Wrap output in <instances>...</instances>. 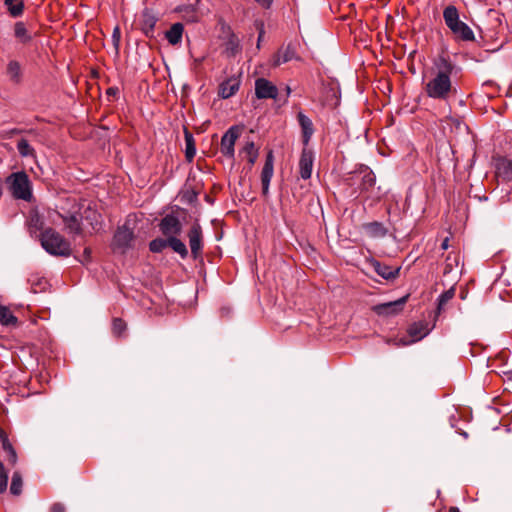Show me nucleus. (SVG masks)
<instances>
[{
    "mask_svg": "<svg viewBox=\"0 0 512 512\" xmlns=\"http://www.w3.org/2000/svg\"><path fill=\"white\" fill-rule=\"evenodd\" d=\"M183 31L184 27L181 23L173 24L165 34L167 41L171 45L179 44L182 40Z\"/></svg>",
    "mask_w": 512,
    "mask_h": 512,
    "instance_id": "nucleus-21",
    "label": "nucleus"
},
{
    "mask_svg": "<svg viewBox=\"0 0 512 512\" xmlns=\"http://www.w3.org/2000/svg\"><path fill=\"white\" fill-rule=\"evenodd\" d=\"M455 65L445 57L435 60L429 75L426 78L424 91L432 99L447 101L456 93L451 76Z\"/></svg>",
    "mask_w": 512,
    "mask_h": 512,
    "instance_id": "nucleus-1",
    "label": "nucleus"
},
{
    "mask_svg": "<svg viewBox=\"0 0 512 512\" xmlns=\"http://www.w3.org/2000/svg\"><path fill=\"white\" fill-rule=\"evenodd\" d=\"M374 267L377 274L387 280L396 278L400 270L399 268L381 265L378 262L374 265Z\"/></svg>",
    "mask_w": 512,
    "mask_h": 512,
    "instance_id": "nucleus-25",
    "label": "nucleus"
},
{
    "mask_svg": "<svg viewBox=\"0 0 512 512\" xmlns=\"http://www.w3.org/2000/svg\"><path fill=\"white\" fill-rule=\"evenodd\" d=\"M240 132H241V129L238 126H232L222 136L220 150L224 156H226L228 158L234 157V153H235L234 146H235L236 140L240 136Z\"/></svg>",
    "mask_w": 512,
    "mask_h": 512,
    "instance_id": "nucleus-6",
    "label": "nucleus"
},
{
    "mask_svg": "<svg viewBox=\"0 0 512 512\" xmlns=\"http://www.w3.org/2000/svg\"><path fill=\"white\" fill-rule=\"evenodd\" d=\"M444 123L446 125H449L452 127V125L455 126L456 129H459L462 125L461 121L459 119H456V118H452V117H449L447 119L444 120Z\"/></svg>",
    "mask_w": 512,
    "mask_h": 512,
    "instance_id": "nucleus-38",
    "label": "nucleus"
},
{
    "mask_svg": "<svg viewBox=\"0 0 512 512\" xmlns=\"http://www.w3.org/2000/svg\"><path fill=\"white\" fill-rule=\"evenodd\" d=\"M273 155L272 152H269L266 157V161L264 164V167L262 169L261 173V183H262V190L264 194L268 193L269 190V184L271 181V178L273 176Z\"/></svg>",
    "mask_w": 512,
    "mask_h": 512,
    "instance_id": "nucleus-13",
    "label": "nucleus"
},
{
    "mask_svg": "<svg viewBox=\"0 0 512 512\" xmlns=\"http://www.w3.org/2000/svg\"><path fill=\"white\" fill-rule=\"evenodd\" d=\"M314 156L312 151L303 149L299 160V172L303 179H309L312 175Z\"/></svg>",
    "mask_w": 512,
    "mask_h": 512,
    "instance_id": "nucleus-12",
    "label": "nucleus"
},
{
    "mask_svg": "<svg viewBox=\"0 0 512 512\" xmlns=\"http://www.w3.org/2000/svg\"><path fill=\"white\" fill-rule=\"evenodd\" d=\"M240 153L244 154L250 165H253L258 157V149L255 147L254 142H247Z\"/></svg>",
    "mask_w": 512,
    "mask_h": 512,
    "instance_id": "nucleus-26",
    "label": "nucleus"
},
{
    "mask_svg": "<svg viewBox=\"0 0 512 512\" xmlns=\"http://www.w3.org/2000/svg\"><path fill=\"white\" fill-rule=\"evenodd\" d=\"M376 179L372 171L366 170L362 177V185L364 189H369L375 185Z\"/></svg>",
    "mask_w": 512,
    "mask_h": 512,
    "instance_id": "nucleus-35",
    "label": "nucleus"
},
{
    "mask_svg": "<svg viewBox=\"0 0 512 512\" xmlns=\"http://www.w3.org/2000/svg\"><path fill=\"white\" fill-rule=\"evenodd\" d=\"M119 37H120V31H119V28H118V27H116V28L114 29V32H113V39H114L115 41H118V40H119Z\"/></svg>",
    "mask_w": 512,
    "mask_h": 512,
    "instance_id": "nucleus-43",
    "label": "nucleus"
},
{
    "mask_svg": "<svg viewBox=\"0 0 512 512\" xmlns=\"http://www.w3.org/2000/svg\"><path fill=\"white\" fill-rule=\"evenodd\" d=\"M454 294H455V291L453 288L443 292L439 298H438V307H437V310H438V313L441 312V310L443 309L444 305L446 303H448L453 297H454Z\"/></svg>",
    "mask_w": 512,
    "mask_h": 512,
    "instance_id": "nucleus-34",
    "label": "nucleus"
},
{
    "mask_svg": "<svg viewBox=\"0 0 512 512\" xmlns=\"http://www.w3.org/2000/svg\"><path fill=\"white\" fill-rule=\"evenodd\" d=\"M298 121L302 130L303 143L307 145L314 133L313 123L311 119L302 112L298 114Z\"/></svg>",
    "mask_w": 512,
    "mask_h": 512,
    "instance_id": "nucleus-16",
    "label": "nucleus"
},
{
    "mask_svg": "<svg viewBox=\"0 0 512 512\" xmlns=\"http://www.w3.org/2000/svg\"><path fill=\"white\" fill-rule=\"evenodd\" d=\"M429 333L427 326L423 323H414L408 329V335L411 339L400 338L394 341L396 346H407L424 338Z\"/></svg>",
    "mask_w": 512,
    "mask_h": 512,
    "instance_id": "nucleus-9",
    "label": "nucleus"
},
{
    "mask_svg": "<svg viewBox=\"0 0 512 512\" xmlns=\"http://www.w3.org/2000/svg\"><path fill=\"white\" fill-rule=\"evenodd\" d=\"M134 240V231L130 227L129 221L119 227L114 234L112 248L114 251L124 253L126 250L132 247Z\"/></svg>",
    "mask_w": 512,
    "mask_h": 512,
    "instance_id": "nucleus-5",
    "label": "nucleus"
},
{
    "mask_svg": "<svg viewBox=\"0 0 512 512\" xmlns=\"http://www.w3.org/2000/svg\"><path fill=\"white\" fill-rule=\"evenodd\" d=\"M443 19L456 39L461 41L475 40L473 30L465 22L460 20L459 11L454 5H448L444 8Z\"/></svg>",
    "mask_w": 512,
    "mask_h": 512,
    "instance_id": "nucleus-2",
    "label": "nucleus"
},
{
    "mask_svg": "<svg viewBox=\"0 0 512 512\" xmlns=\"http://www.w3.org/2000/svg\"><path fill=\"white\" fill-rule=\"evenodd\" d=\"M9 190L15 199L24 201H31L33 198L32 183L29 176L23 172H15L9 175L6 179Z\"/></svg>",
    "mask_w": 512,
    "mask_h": 512,
    "instance_id": "nucleus-4",
    "label": "nucleus"
},
{
    "mask_svg": "<svg viewBox=\"0 0 512 512\" xmlns=\"http://www.w3.org/2000/svg\"><path fill=\"white\" fill-rule=\"evenodd\" d=\"M199 0H193L189 5L187 6H180L177 8V11L182 13V17L190 22H195L198 20V13H197V5L199 4Z\"/></svg>",
    "mask_w": 512,
    "mask_h": 512,
    "instance_id": "nucleus-19",
    "label": "nucleus"
},
{
    "mask_svg": "<svg viewBox=\"0 0 512 512\" xmlns=\"http://www.w3.org/2000/svg\"><path fill=\"white\" fill-rule=\"evenodd\" d=\"M448 247H449V239H448V238H445V239L443 240L442 244H441V248H442L443 250H446V249H448Z\"/></svg>",
    "mask_w": 512,
    "mask_h": 512,
    "instance_id": "nucleus-44",
    "label": "nucleus"
},
{
    "mask_svg": "<svg viewBox=\"0 0 512 512\" xmlns=\"http://www.w3.org/2000/svg\"><path fill=\"white\" fill-rule=\"evenodd\" d=\"M192 256L196 259L202 254L203 232L199 223L195 222L187 233Z\"/></svg>",
    "mask_w": 512,
    "mask_h": 512,
    "instance_id": "nucleus-7",
    "label": "nucleus"
},
{
    "mask_svg": "<svg viewBox=\"0 0 512 512\" xmlns=\"http://www.w3.org/2000/svg\"><path fill=\"white\" fill-rule=\"evenodd\" d=\"M448 512H460L457 507H451Z\"/></svg>",
    "mask_w": 512,
    "mask_h": 512,
    "instance_id": "nucleus-45",
    "label": "nucleus"
},
{
    "mask_svg": "<svg viewBox=\"0 0 512 512\" xmlns=\"http://www.w3.org/2000/svg\"><path fill=\"white\" fill-rule=\"evenodd\" d=\"M83 261L89 262L91 258V249L86 247L83 252Z\"/></svg>",
    "mask_w": 512,
    "mask_h": 512,
    "instance_id": "nucleus-41",
    "label": "nucleus"
},
{
    "mask_svg": "<svg viewBox=\"0 0 512 512\" xmlns=\"http://www.w3.org/2000/svg\"><path fill=\"white\" fill-rule=\"evenodd\" d=\"M108 93L113 94V88H109Z\"/></svg>",
    "mask_w": 512,
    "mask_h": 512,
    "instance_id": "nucleus-46",
    "label": "nucleus"
},
{
    "mask_svg": "<svg viewBox=\"0 0 512 512\" xmlns=\"http://www.w3.org/2000/svg\"><path fill=\"white\" fill-rule=\"evenodd\" d=\"M295 57V51L291 46H287L281 50L275 55L273 60L274 66H279L281 64H284L290 60H292Z\"/></svg>",
    "mask_w": 512,
    "mask_h": 512,
    "instance_id": "nucleus-22",
    "label": "nucleus"
},
{
    "mask_svg": "<svg viewBox=\"0 0 512 512\" xmlns=\"http://www.w3.org/2000/svg\"><path fill=\"white\" fill-rule=\"evenodd\" d=\"M40 241L42 247L51 255L69 256L71 254L70 243L52 228L42 232Z\"/></svg>",
    "mask_w": 512,
    "mask_h": 512,
    "instance_id": "nucleus-3",
    "label": "nucleus"
},
{
    "mask_svg": "<svg viewBox=\"0 0 512 512\" xmlns=\"http://www.w3.org/2000/svg\"><path fill=\"white\" fill-rule=\"evenodd\" d=\"M23 480L20 472L15 471L12 475L10 492L13 495H20L22 492Z\"/></svg>",
    "mask_w": 512,
    "mask_h": 512,
    "instance_id": "nucleus-30",
    "label": "nucleus"
},
{
    "mask_svg": "<svg viewBox=\"0 0 512 512\" xmlns=\"http://www.w3.org/2000/svg\"><path fill=\"white\" fill-rule=\"evenodd\" d=\"M14 37L21 44H28L32 41L33 37L31 32L28 30L26 24L22 21H18L14 24Z\"/></svg>",
    "mask_w": 512,
    "mask_h": 512,
    "instance_id": "nucleus-17",
    "label": "nucleus"
},
{
    "mask_svg": "<svg viewBox=\"0 0 512 512\" xmlns=\"http://www.w3.org/2000/svg\"><path fill=\"white\" fill-rule=\"evenodd\" d=\"M363 229L365 233L372 238H382L387 234V228L377 221L363 224Z\"/></svg>",
    "mask_w": 512,
    "mask_h": 512,
    "instance_id": "nucleus-18",
    "label": "nucleus"
},
{
    "mask_svg": "<svg viewBox=\"0 0 512 512\" xmlns=\"http://www.w3.org/2000/svg\"><path fill=\"white\" fill-rule=\"evenodd\" d=\"M239 87V79L231 77L220 84L218 94L221 98L227 99L233 96L239 90Z\"/></svg>",
    "mask_w": 512,
    "mask_h": 512,
    "instance_id": "nucleus-14",
    "label": "nucleus"
},
{
    "mask_svg": "<svg viewBox=\"0 0 512 512\" xmlns=\"http://www.w3.org/2000/svg\"><path fill=\"white\" fill-rule=\"evenodd\" d=\"M261 7L270 8L273 3V0H255Z\"/></svg>",
    "mask_w": 512,
    "mask_h": 512,
    "instance_id": "nucleus-40",
    "label": "nucleus"
},
{
    "mask_svg": "<svg viewBox=\"0 0 512 512\" xmlns=\"http://www.w3.org/2000/svg\"><path fill=\"white\" fill-rule=\"evenodd\" d=\"M51 512H65V507L60 503H55L51 506Z\"/></svg>",
    "mask_w": 512,
    "mask_h": 512,
    "instance_id": "nucleus-39",
    "label": "nucleus"
},
{
    "mask_svg": "<svg viewBox=\"0 0 512 512\" xmlns=\"http://www.w3.org/2000/svg\"><path fill=\"white\" fill-rule=\"evenodd\" d=\"M159 228L162 234L166 236V238L179 236L182 231L181 222L176 216L172 214H168L161 219Z\"/></svg>",
    "mask_w": 512,
    "mask_h": 512,
    "instance_id": "nucleus-10",
    "label": "nucleus"
},
{
    "mask_svg": "<svg viewBox=\"0 0 512 512\" xmlns=\"http://www.w3.org/2000/svg\"><path fill=\"white\" fill-rule=\"evenodd\" d=\"M112 330L115 335L121 336L126 330V323L122 319L115 318L113 320Z\"/></svg>",
    "mask_w": 512,
    "mask_h": 512,
    "instance_id": "nucleus-36",
    "label": "nucleus"
},
{
    "mask_svg": "<svg viewBox=\"0 0 512 512\" xmlns=\"http://www.w3.org/2000/svg\"><path fill=\"white\" fill-rule=\"evenodd\" d=\"M4 4L14 18L20 17L24 12V0H5Z\"/></svg>",
    "mask_w": 512,
    "mask_h": 512,
    "instance_id": "nucleus-23",
    "label": "nucleus"
},
{
    "mask_svg": "<svg viewBox=\"0 0 512 512\" xmlns=\"http://www.w3.org/2000/svg\"><path fill=\"white\" fill-rule=\"evenodd\" d=\"M166 247H168V238L167 239L157 238V239L152 240L149 244L150 250L154 253H159V252L163 251V249H165Z\"/></svg>",
    "mask_w": 512,
    "mask_h": 512,
    "instance_id": "nucleus-33",
    "label": "nucleus"
},
{
    "mask_svg": "<svg viewBox=\"0 0 512 512\" xmlns=\"http://www.w3.org/2000/svg\"><path fill=\"white\" fill-rule=\"evenodd\" d=\"M255 94L259 99H275L278 95V89L267 79L259 78L255 82Z\"/></svg>",
    "mask_w": 512,
    "mask_h": 512,
    "instance_id": "nucleus-11",
    "label": "nucleus"
},
{
    "mask_svg": "<svg viewBox=\"0 0 512 512\" xmlns=\"http://www.w3.org/2000/svg\"><path fill=\"white\" fill-rule=\"evenodd\" d=\"M185 142H186V149H185L186 158L188 161H192L196 154V148H195L193 136L187 130H185Z\"/></svg>",
    "mask_w": 512,
    "mask_h": 512,
    "instance_id": "nucleus-28",
    "label": "nucleus"
},
{
    "mask_svg": "<svg viewBox=\"0 0 512 512\" xmlns=\"http://www.w3.org/2000/svg\"><path fill=\"white\" fill-rule=\"evenodd\" d=\"M66 227L70 232L79 233L81 231L80 216L78 210L67 215H61Z\"/></svg>",
    "mask_w": 512,
    "mask_h": 512,
    "instance_id": "nucleus-20",
    "label": "nucleus"
},
{
    "mask_svg": "<svg viewBox=\"0 0 512 512\" xmlns=\"http://www.w3.org/2000/svg\"><path fill=\"white\" fill-rule=\"evenodd\" d=\"M0 441L2 443V448L4 447V441H9L7 434L2 429H0Z\"/></svg>",
    "mask_w": 512,
    "mask_h": 512,
    "instance_id": "nucleus-42",
    "label": "nucleus"
},
{
    "mask_svg": "<svg viewBox=\"0 0 512 512\" xmlns=\"http://www.w3.org/2000/svg\"><path fill=\"white\" fill-rule=\"evenodd\" d=\"M408 295L401 297L395 301L374 305L372 310L379 316H394L399 314L406 304Z\"/></svg>",
    "mask_w": 512,
    "mask_h": 512,
    "instance_id": "nucleus-8",
    "label": "nucleus"
},
{
    "mask_svg": "<svg viewBox=\"0 0 512 512\" xmlns=\"http://www.w3.org/2000/svg\"><path fill=\"white\" fill-rule=\"evenodd\" d=\"M17 150L22 157H35V150L26 139L18 141Z\"/></svg>",
    "mask_w": 512,
    "mask_h": 512,
    "instance_id": "nucleus-29",
    "label": "nucleus"
},
{
    "mask_svg": "<svg viewBox=\"0 0 512 512\" xmlns=\"http://www.w3.org/2000/svg\"><path fill=\"white\" fill-rule=\"evenodd\" d=\"M168 246L176 253H178L182 258H186L188 256V250L186 245L182 240L178 238V236H172L168 238Z\"/></svg>",
    "mask_w": 512,
    "mask_h": 512,
    "instance_id": "nucleus-24",
    "label": "nucleus"
},
{
    "mask_svg": "<svg viewBox=\"0 0 512 512\" xmlns=\"http://www.w3.org/2000/svg\"><path fill=\"white\" fill-rule=\"evenodd\" d=\"M0 322L2 325L10 326L17 323V318L12 314L9 308L0 305Z\"/></svg>",
    "mask_w": 512,
    "mask_h": 512,
    "instance_id": "nucleus-27",
    "label": "nucleus"
},
{
    "mask_svg": "<svg viewBox=\"0 0 512 512\" xmlns=\"http://www.w3.org/2000/svg\"><path fill=\"white\" fill-rule=\"evenodd\" d=\"M3 450L7 454V461L10 465L14 466L17 463V453L15 449L13 448L10 441H4V447Z\"/></svg>",
    "mask_w": 512,
    "mask_h": 512,
    "instance_id": "nucleus-32",
    "label": "nucleus"
},
{
    "mask_svg": "<svg viewBox=\"0 0 512 512\" xmlns=\"http://www.w3.org/2000/svg\"><path fill=\"white\" fill-rule=\"evenodd\" d=\"M157 22V17L154 15V13L149 10L145 9L140 17V25L142 31L145 33V35L150 36L154 32V28Z\"/></svg>",
    "mask_w": 512,
    "mask_h": 512,
    "instance_id": "nucleus-15",
    "label": "nucleus"
},
{
    "mask_svg": "<svg viewBox=\"0 0 512 512\" xmlns=\"http://www.w3.org/2000/svg\"><path fill=\"white\" fill-rule=\"evenodd\" d=\"M8 484V473L5 470L4 464L0 461V493H3Z\"/></svg>",
    "mask_w": 512,
    "mask_h": 512,
    "instance_id": "nucleus-37",
    "label": "nucleus"
},
{
    "mask_svg": "<svg viewBox=\"0 0 512 512\" xmlns=\"http://www.w3.org/2000/svg\"><path fill=\"white\" fill-rule=\"evenodd\" d=\"M7 74L13 81H18L21 75V66L18 61L12 60L7 65Z\"/></svg>",
    "mask_w": 512,
    "mask_h": 512,
    "instance_id": "nucleus-31",
    "label": "nucleus"
}]
</instances>
